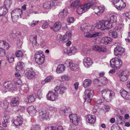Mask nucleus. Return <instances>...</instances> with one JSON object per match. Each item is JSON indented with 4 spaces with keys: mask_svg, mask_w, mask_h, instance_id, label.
I'll use <instances>...</instances> for the list:
<instances>
[{
    "mask_svg": "<svg viewBox=\"0 0 130 130\" xmlns=\"http://www.w3.org/2000/svg\"><path fill=\"white\" fill-rule=\"evenodd\" d=\"M15 55L17 57H22L23 55V53L20 50L17 51L15 53Z\"/></svg>",
    "mask_w": 130,
    "mask_h": 130,
    "instance_id": "obj_45",
    "label": "nucleus"
},
{
    "mask_svg": "<svg viewBox=\"0 0 130 130\" xmlns=\"http://www.w3.org/2000/svg\"><path fill=\"white\" fill-rule=\"evenodd\" d=\"M62 126H59L57 127L55 126H48L46 128L45 130H63Z\"/></svg>",
    "mask_w": 130,
    "mask_h": 130,
    "instance_id": "obj_33",
    "label": "nucleus"
},
{
    "mask_svg": "<svg viewBox=\"0 0 130 130\" xmlns=\"http://www.w3.org/2000/svg\"><path fill=\"white\" fill-rule=\"evenodd\" d=\"M55 5V4L52 0L45 2L43 4V7L45 9H50Z\"/></svg>",
    "mask_w": 130,
    "mask_h": 130,
    "instance_id": "obj_16",
    "label": "nucleus"
},
{
    "mask_svg": "<svg viewBox=\"0 0 130 130\" xmlns=\"http://www.w3.org/2000/svg\"><path fill=\"white\" fill-rule=\"evenodd\" d=\"M8 120L6 119L4 120L2 122V125L3 127H6L7 126V124L8 123Z\"/></svg>",
    "mask_w": 130,
    "mask_h": 130,
    "instance_id": "obj_63",
    "label": "nucleus"
},
{
    "mask_svg": "<svg viewBox=\"0 0 130 130\" xmlns=\"http://www.w3.org/2000/svg\"><path fill=\"white\" fill-rule=\"evenodd\" d=\"M120 74L122 75L123 76H125L128 77V76L129 75V73L127 71H122Z\"/></svg>",
    "mask_w": 130,
    "mask_h": 130,
    "instance_id": "obj_50",
    "label": "nucleus"
},
{
    "mask_svg": "<svg viewBox=\"0 0 130 130\" xmlns=\"http://www.w3.org/2000/svg\"><path fill=\"white\" fill-rule=\"evenodd\" d=\"M70 122L75 125H78V122L80 120V118L77 115L75 114H70L69 116Z\"/></svg>",
    "mask_w": 130,
    "mask_h": 130,
    "instance_id": "obj_10",
    "label": "nucleus"
},
{
    "mask_svg": "<svg viewBox=\"0 0 130 130\" xmlns=\"http://www.w3.org/2000/svg\"><path fill=\"white\" fill-rule=\"evenodd\" d=\"M83 63L84 65L87 68L89 67L92 64L91 60L89 57L85 58L83 60Z\"/></svg>",
    "mask_w": 130,
    "mask_h": 130,
    "instance_id": "obj_21",
    "label": "nucleus"
},
{
    "mask_svg": "<svg viewBox=\"0 0 130 130\" xmlns=\"http://www.w3.org/2000/svg\"><path fill=\"white\" fill-rule=\"evenodd\" d=\"M91 6L89 4H87L84 5H81L78 7L76 11L78 14H82L90 8Z\"/></svg>",
    "mask_w": 130,
    "mask_h": 130,
    "instance_id": "obj_9",
    "label": "nucleus"
},
{
    "mask_svg": "<svg viewBox=\"0 0 130 130\" xmlns=\"http://www.w3.org/2000/svg\"><path fill=\"white\" fill-rule=\"evenodd\" d=\"M42 51L36 52L34 55L35 61L39 64H41L44 62L45 56L42 53Z\"/></svg>",
    "mask_w": 130,
    "mask_h": 130,
    "instance_id": "obj_5",
    "label": "nucleus"
},
{
    "mask_svg": "<svg viewBox=\"0 0 130 130\" xmlns=\"http://www.w3.org/2000/svg\"><path fill=\"white\" fill-rule=\"evenodd\" d=\"M119 77L120 78V80L122 81H125L127 79V77L125 76H123L120 74L119 75Z\"/></svg>",
    "mask_w": 130,
    "mask_h": 130,
    "instance_id": "obj_53",
    "label": "nucleus"
},
{
    "mask_svg": "<svg viewBox=\"0 0 130 130\" xmlns=\"http://www.w3.org/2000/svg\"><path fill=\"white\" fill-rule=\"evenodd\" d=\"M4 3L5 7L7 9L12 4V1L11 0H5Z\"/></svg>",
    "mask_w": 130,
    "mask_h": 130,
    "instance_id": "obj_41",
    "label": "nucleus"
},
{
    "mask_svg": "<svg viewBox=\"0 0 130 130\" xmlns=\"http://www.w3.org/2000/svg\"><path fill=\"white\" fill-rule=\"evenodd\" d=\"M39 21H33L29 23V25L32 26H34L38 23Z\"/></svg>",
    "mask_w": 130,
    "mask_h": 130,
    "instance_id": "obj_58",
    "label": "nucleus"
},
{
    "mask_svg": "<svg viewBox=\"0 0 130 130\" xmlns=\"http://www.w3.org/2000/svg\"><path fill=\"white\" fill-rule=\"evenodd\" d=\"M62 79L63 81H67L69 80L70 77L67 75H64L61 76Z\"/></svg>",
    "mask_w": 130,
    "mask_h": 130,
    "instance_id": "obj_57",
    "label": "nucleus"
},
{
    "mask_svg": "<svg viewBox=\"0 0 130 130\" xmlns=\"http://www.w3.org/2000/svg\"><path fill=\"white\" fill-rule=\"evenodd\" d=\"M30 43L32 44L34 48L37 47H38L40 44L39 42H38L37 41H31Z\"/></svg>",
    "mask_w": 130,
    "mask_h": 130,
    "instance_id": "obj_47",
    "label": "nucleus"
},
{
    "mask_svg": "<svg viewBox=\"0 0 130 130\" xmlns=\"http://www.w3.org/2000/svg\"><path fill=\"white\" fill-rule=\"evenodd\" d=\"M61 27V24L59 21L56 22L54 24L53 27H51V29H53L55 32L59 31Z\"/></svg>",
    "mask_w": 130,
    "mask_h": 130,
    "instance_id": "obj_20",
    "label": "nucleus"
},
{
    "mask_svg": "<svg viewBox=\"0 0 130 130\" xmlns=\"http://www.w3.org/2000/svg\"><path fill=\"white\" fill-rule=\"evenodd\" d=\"M12 125L18 128L22 124L23 119L21 117H19L17 118L16 119L12 120Z\"/></svg>",
    "mask_w": 130,
    "mask_h": 130,
    "instance_id": "obj_14",
    "label": "nucleus"
},
{
    "mask_svg": "<svg viewBox=\"0 0 130 130\" xmlns=\"http://www.w3.org/2000/svg\"><path fill=\"white\" fill-rule=\"evenodd\" d=\"M110 65L112 68L118 69L122 64V62L121 59L118 57L114 58L111 59L110 61Z\"/></svg>",
    "mask_w": 130,
    "mask_h": 130,
    "instance_id": "obj_4",
    "label": "nucleus"
},
{
    "mask_svg": "<svg viewBox=\"0 0 130 130\" xmlns=\"http://www.w3.org/2000/svg\"><path fill=\"white\" fill-rule=\"evenodd\" d=\"M92 83V81L90 80L86 79L83 82L84 87L85 88H86L90 86Z\"/></svg>",
    "mask_w": 130,
    "mask_h": 130,
    "instance_id": "obj_38",
    "label": "nucleus"
},
{
    "mask_svg": "<svg viewBox=\"0 0 130 130\" xmlns=\"http://www.w3.org/2000/svg\"><path fill=\"white\" fill-rule=\"evenodd\" d=\"M65 67L63 64H60L58 65L56 69V72L58 74L62 72L64 70Z\"/></svg>",
    "mask_w": 130,
    "mask_h": 130,
    "instance_id": "obj_26",
    "label": "nucleus"
},
{
    "mask_svg": "<svg viewBox=\"0 0 130 130\" xmlns=\"http://www.w3.org/2000/svg\"><path fill=\"white\" fill-rule=\"evenodd\" d=\"M100 52H105L107 50L106 47L105 46H100Z\"/></svg>",
    "mask_w": 130,
    "mask_h": 130,
    "instance_id": "obj_64",
    "label": "nucleus"
},
{
    "mask_svg": "<svg viewBox=\"0 0 130 130\" xmlns=\"http://www.w3.org/2000/svg\"><path fill=\"white\" fill-rule=\"evenodd\" d=\"M67 88L63 84H61L59 86H57L54 88L55 93L51 91H49L47 95V100L52 101H55L58 99V96L57 94H64Z\"/></svg>",
    "mask_w": 130,
    "mask_h": 130,
    "instance_id": "obj_1",
    "label": "nucleus"
},
{
    "mask_svg": "<svg viewBox=\"0 0 130 130\" xmlns=\"http://www.w3.org/2000/svg\"><path fill=\"white\" fill-rule=\"evenodd\" d=\"M48 109L51 112L53 113H56L57 111V109L54 106H50Z\"/></svg>",
    "mask_w": 130,
    "mask_h": 130,
    "instance_id": "obj_43",
    "label": "nucleus"
},
{
    "mask_svg": "<svg viewBox=\"0 0 130 130\" xmlns=\"http://www.w3.org/2000/svg\"><path fill=\"white\" fill-rule=\"evenodd\" d=\"M66 62L69 63V67L72 71L76 70L79 68L78 65L75 63L74 61L69 60H67Z\"/></svg>",
    "mask_w": 130,
    "mask_h": 130,
    "instance_id": "obj_15",
    "label": "nucleus"
},
{
    "mask_svg": "<svg viewBox=\"0 0 130 130\" xmlns=\"http://www.w3.org/2000/svg\"><path fill=\"white\" fill-rule=\"evenodd\" d=\"M27 72L25 73V75L29 79L34 78L35 77V72L32 69L28 68L27 69Z\"/></svg>",
    "mask_w": 130,
    "mask_h": 130,
    "instance_id": "obj_12",
    "label": "nucleus"
},
{
    "mask_svg": "<svg viewBox=\"0 0 130 130\" xmlns=\"http://www.w3.org/2000/svg\"><path fill=\"white\" fill-rule=\"evenodd\" d=\"M101 82L102 84L104 85L108 82V80L106 78L103 77L101 78Z\"/></svg>",
    "mask_w": 130,
    "mask_h": 130,
    "instance_id": "obj_48",
    "label": "nucleus"
},
{
    "mask_svg": "<svg viewBox=\"0 0 130 130\" xmlns=\"http://www.w3.org/2000/svg\"><path fill=\"white\" fill-rule=\"evenodd\" d=\"M123 25L122 24H119L116 27V29L117 30H120L123 27Z\"/></svg>",
    "mask_w": 130,
    "mask_h": 130,
    "instance_id": "obj_60",
    "label": "nucleus"
},
{
    "mask_svg": "<svg viewBox=\"0 0 130 130\" xmlns=\"http://www.w3.org/2000/svg\"><path fill=\"white\" fill-rule=\"evenodd\" d=\"M22 11L21 9L17 8L14 10H13L11 12V13L15 14V15H18V17L20 15L21 17V14H22Z\"/></svg>",
    "mask_w": 130,
    "mask_h": 130,
    "instance_id": "obj_31",
    "label": "nucleus"
},
{
    "mask_svg": "<svg viewBox=\"0 0 130 130\" xmlns=\"http://www.w3.org/2000/svg\"><path fill=\"white\" fill-rule=\"evenodd\" d=\"M24 67V64L22 62L19 61L17 63V65L16 67V70L17 71H19L22 70Z\"/></svg>",
    "mask_w": 130,
    "mask_h": 130,
    "instance_id": "obj_34",
    "label": "nucleus"
},
{
    "mask_svg": "<svg viewBox=\"0 0 130 130\" xmlns=\"http://www.w3.org/2000/svg\"><path fill=\"white\" fill-rule=\"evenodd\" d=\"M9 103L6 100H4L1 102L0 106L3 109H6L8 107Z\"/></svg>",
    "mask_w": 130,
    "mask_h": 130,
    "instance_id": "obj_32",
    "label": "nucleus"
},
{
    "mask_svg": "<svg viewBox=\"0 0 130 130\" xmlns=\"http://www.w3.org/2000/svg\"><path fill=\"white\" fill-rule=\"evenodd\" d=\"M49 116V113L47 111L41 110H39V117L41 121L48 119Z\"/></svg>",
    "mask_w": 130,
    "mask_h": 130,
    "instance_id": "obj_11",
    "label": "nucleus"
},
{
    "mask_svg": "<svg viewBox=\"0 0 130 130\" xmlns=\"http://www.w3.org/2000/svg\"><path fill=\"white\" fill-rule=\"evenodd\" d=\"M109 34L110 36H111L113 38H116L117 37V34L116 31L114 30H111L109 31Z\"/></svg>",
    "mask_w": 130,
    "mask_h": 130,
    "instance_id": "obj_39",
    "label": "nucleus"
},
{
    "mask_svg": "<svg viewBox=\"0 0 130 130\" xmlns=\"http://www.w3.org/2000/svg\"><path fill=\"white\" fill-rule=\"evenodd\" d=\"M27 110L30 115L32 117H34L36 115L37 110L33 106L28 107L27 108Z\"/></svg>",
    "mask_w": 130,
    "mask_h": 130,
    "instance_id": "obj_18",
    "label": "nucleus"
},
{
    "mask_svg": "<svg viewBox=\"0 0 130 130\" xmlns=\"http://www.w3.org/2000/svg\"><path fill=\"white\" fill-rule=\"evenodd\" d=\"M11 18L12 21L13 22H17V20L18 19L19 17L18 15H16L15 14H13V13H11Z\"/></svg>",
    "mask_w": 130,
    "mask_h": 130,
    "instance_id": "obj_42",
    "label": "nucleus"
},
{
    "mask_svg": "<svg viewBox=\"0 0 130 130\" xmlns=\"http://www.w3.org/2000/svg\"><path fill=\"white\" fill-rule=\"evenodd\" d=\"M95 13L100 15L102 14L105 10V8L102 6H95L92 8Z\"/></svg>",
    "mask_w": 130,
    "mask_h": 130,
    "instance_id": "obj_13",
    "label": "nucleus"
},
{
    "mask_svg": "<svg viewBox=\"0 0 130 130\" xmlns=\"http://www.w3.org/2000/svg\"><path fill=\"white\" fill-rule=\"evenodd\" d=\"M109 20L110 22L111 23H115L117 21L116 16L112 14H110L109 15Z\"/></svg>",
    "mask_w": 130,
    "mask_h": 130,
    "instance_id": "obj_37",
    "label": "nucleus"
},
{
    "mask_svg": "<svg viewBox=\"0 0 130 130\" xmlns=\"http://www.w3.org/2000/svg\"><path fill=\"white\" fill-rule=\"evenodd\" d=\"M101 47L98 45H94L93 46V50L100 52Z\"/></svg>",
    "mask_w": 130,
    "mask_h": 130,
    "instance_id": "obj_54",
    "label": "nucleus"
},
{
    "mask_svg": "<svg viewBox=\"0 0 130 130\" xmlns=\"http://www.w3.org/2000/svg\"><path fill=\"white\" fill-rule=\"evenodd\" d=\"M14 80L15 84L17 85H21L22 83L21 80L19 78H15Z\"/></svg>",
    "mask_w": 130,
    "mask_h": 130,
    "instance_id": "obj_52",
    "label": "nucleus"
},
{
    "mask_svg": "<svg viewBox=\"0 0 130 130\" xmlns=\"http://www.w3.org/2000/svg\"><path fill=\"white\" fill-rule=\"evenodd\" d=\"M81 30L84 31L85 37L88 38L95 37L99 36L101 34L99 32L93 33V30H91V27L88 26L87 24L82 25L80 27Z\"/></svg>",
    "mask_w": 130,
    "mask_h": 130,
    "instance_id": "obj_2",
    "label": "nucleus"
},
{
    "mask_svg": "<svg viewBox=\"0 0 130 130\" xmlns=\"http://www.w3.org/2000/svg\"><path fill=\"white\" fill-rule=\"evenodd\" d=\"M8 9L4 6L0 7V17L5 15L8 12Z\"/></svg>",
    "mask_w": 130,
    "mask_h": 130,
    "instance_id": "obj_29",
    "label": "nucleus"
},
{
    "mask_svg": "<svg viewBox=\"0 0 130 130\" xmlns=\"http://www.w3.org/2000/svg\"><path fill=\"white\" fill-rule=\"evenodd\" d=\"M68 14V11L66 9H63L62 11H61L59 13L58 15L59 18L62 19L66 17Z\"/></svg>",
    "mask_w": 130,
    "mask_h": 130,
    "instance_id": "obj_27",
    "label": "nucleus"
},
{
    "mask_svg": "<svg viewBox=\"0 0 130 130\" xmlns=\"http://www.w3.org/2000/svg\"><path fill=\"white\" fill-rule=\"evenodd\" d=\"M126 5L122 0L120 1L117 4L115 5V6L118 10H121L123 9L126 6Z\"/></svg>",
    "mask_w": 130,
    "mask_h": 130,
    "instance_id": "obj_22",
    "label": "nucleus"
},
{
    "mask_svg": "<svg viewBox=\"0 0 130 130\" xmlns=\"http://www.w3.org/2000/svg\"><path fill=\"white\" fill-rule=\"evenodd\" d=\"M20 99L18 97H15L12 99L10 105L12 106H15L17 105L19 102Z\"/></svg>",
    "mask_w": 130,
    "mask_h": 130,
    "instance_id": "obj_24",
    "label": "nucleus"
},
{
    "mask_svg": "<svg viewBox=\"0 0 130 130\" xmlns=\"http://www.w3.org/2000/svg\"><path fill=\"white\" fill-rule=\"evenodd\" d=\"M67 21L70 23H72L74 21V18L73 17H69L68 18Z\"/></svg>",
    "mask_w": 130,
    "mask_h": 130,
    "instance_id": "obj_59",
    "label": "nucleus"
},
{
    "mask_svg": "<svg viewBox=\"0 0 130 130\" xmlns=\"http://www.w3.org/2000/svg\"><path fill=\"white\" fill-rule=\"evenodd\" d=\"M120 94L124 99L126 100H130V93L127 92L125 90H121L120 91Z\"/></svg>",
    "mask_w": 130,
    "mask_h": 130,
    "instance_id": "obj_23",
    "label": "nucleus"
},
{
    "mask_svg": "<svg viewBox=\"0 0 130 130\" xmlns=\"http://www.w3.org/2000/svg\"><path fill=\"white\" fill-rule=\"evenodd\" d=\"M35 94H32L28 95L27 97H26V99H25V101L26 102L30 103L34 102L35 100Z\"/></svg>",
    "mask_w": 130,
    "mask_h": 130,
    "instance_id": "obj_25",
    "label": "nucleus"
},
{
    "mask_svg": "<svg viewBox=\"0 0 130 130\" xmlns=\"http://www.w3.org/2000/svg\"><path fill=\"white\" fill-rule=\"evenodd\" d=\"M110 23L109 20L101 21L99 22L96 27L97 29H100L101 30H104L107 28H110Z\"/></svg>",
    "mask_w": 130,
    "mask_h": 130,
    "instance_id": "obj_6",
    "label": "nucleus"
},
{
    "mask_svg": "<svg viewBox=\"0 0 130 130\" xmlns=\"http://www.w3.org/2000/svg\"><path fill=\"white\" fill-rule=\"evenodd\" d=\"M0 46L8 49L10 47V45L6 41H0Z\"/></svg>",
    "mask_w": 130,
    "mask_h": 130,
    "instance_id": "obj_28",
    "label": "nucleus"
},
{
    "mask_svg": "<svg viewBox=\"0 0 130 130\" xmlns=\"http://www.w3.org/2000/svg\"><path fill=\"white\" fill-rule=\"evenodd\" d=\"M63 112L65 113H70L71 112V109L69 107H67L63 110Z\"/></svg>",
    "mask_w": 130,
    "mask_h": 130,
    "instance_id": "obj_56",
    "label": "nucleus"
},
{
    "mask_svg": "<svg viewBox=\"0 0 130 130\" xmlns=\"http://www.w3.org/2000/svg\"><path fill=\"white\" fill-rule=\"evenodd\" d=\"M71 32L70 31H68L66 33L65 35L63 36L62 38V41H68L71 38Z\"/></svg>",
    "mask_w": 130,
    "mask_h": 130,
    "instance_id": "obj_35",
    "label": "nucleus"
},
{
    "mask_svg": "<svg viewBox=\"0 0 130 130\" xmlns=\"http://www.w3.org/2000/svg\"><path fill=\"white\" fill-rule=\"evenodd\" d=\"M81 5L80 0H75L72 3L71 6L74 8L78 7Z\"/></svg>",
    "mask_w": 130,
    "mask_h": 130,
    "instance_id": "obj_30",
    "label": "nucleus"
},
{
    "mask_svg": "<svg viewBox=\"0 0 130 130\" xmlns=\"http://www.w3.org/2000/svg\"><path fill=\"white\" fill-rule=\"evenodd\" d=\"M48 26V24L47 22H44V23L43 25L42 26V28L45 29Z\"/></svg>",
    "mask_w": 130,
    "mask_h": 130,
    "instance_id": "obj_62",
    "label": "nucleus"
},
{
    "mask_svg": "<svg viewBox=\"0 0 130 130\" xmlns=\"http://www.w3.org/2000/svg\"><path fill=\"white\" fill-rule=\"evenodd\" d=\"M5 55V50L3 48H0V56L3 57Z\"/></svg>",
    "mask_w": 130,
    "mask_h": 130,
    "instance_id": "obj_55",
    "label": "nucleus"
},
{
    "mask_svg": "<svg viewBox=\"0 0 130 130\" xmlns=\"http://www.w3.org/2000/svg\"><path fill=\"white\" fill-rule=\"evenodd\" d=\"M77 49L74 46L71 47L69 50L67 48H65L64 50V53L67 54L71 53L74 54L77 52Z\"/></svg>",
    "mask_w": 130,
    "mask_h": 130,
    "instance_id": "obj_19",
    "label": "nucleus"
},
{
    "mask_svg": "<svg viewBox=\"0 0 130 130\" xmlns=\"http://www.w3.org/2000/svg\"><path fill=\"white\" fill-rule=\"evenodd\" d=\"M6 58L9 63H12L14 61V55L12 54H9L6 56Z\"/></svg>",
    "mask_w": 130,
    "mask_h": 130,
    "instance_id": "obj_40",
    "label": "nucleus"
},
{
    "mask_svg": "<svg viewBox=\"0 0 130 130\" xmlns=\"http://www.w3.org/2000/svg\"><path fill=\"white\" fill-rule=\"evenodd\" d=\"M103 98L107 102L110 101L114 98L115 93L113 91L108 89H105L101 91Z\"/></svg>",
    "mask_w": 130,
    "mask_h": 130,
    "instance_id": "obj_3",
    "label": "nucleus"
},
{
    "mask_svg": "<svg viewBox=\"0 0 130 130\" xmlns=\"http://www.w3.org/2000/svg\"><path fill=\"white\" fill-rule=\"evenodd\" d=\"M25 108L23 106H19L18 107L17 111L19 112H23L25 110Z\"/></svg>",
    "mask_w": 130,
    "mask_h": 130,
    "instance_id": "obj_49",
    "label": "nucleus"
},
{
    "mask_svg": "<svg viewBox=\"0 0 130 130\" xmlns=\"http://www.w3.org/2000/svg\"><path fill=\"white\" fill-rule=\"evenodd\" d=\"M6 85L7 89L10 91L15 90L16 88L14 86L13 84L11 82H8Z\"/></svg>",
    "mask_w": 130,
    "mask_h": 130,
    "instance_id": "obj_36",
    "label": "nucleus"
},
{
    "mask_svg": "<svg viewBox=\"0 0 130 130\" xmlns=\"http://www.w3.org/2000/svg\"><path fill=\"white\" fill-rule=\"evenodd\" d=\"M40 126L38 125H33L31 127L30 130H40Z\"/></svg>",
    "mask_w": 130,
    "mask_h": 130,
    "instance_id": "obj_46",
    "label": "nucleus"
},
{
    "mask_svg": "<svg viewBox=\"0 0 130 130\" xmlns=\"http://www.w3.org/2000/svg\"><path fill=\"white\" fill-rule=\"evenodd\" d=\"M116 46L114 50V53L115 55L119 57L121 56V54L125 52L124 49L121 46V44L119 43H116L115 44Z\"/></svg>",
    "mask_w": 130,
    "mask_h": 130,
    "instance_id": "obj_7",
    "label": "nucleus"
},
{
    "mask_svg": "<svg viewBox=\"0 0 130 130\" xmlns=\"http://www.w3.org/2000/svg\"><path fill=\"white\" fill-rule=\"evenodd\" d=\"M95 101L97 104H100L104 101V100L100 97H98Z\"/></svg>",
    "mask_w": 130,
    "mask_h": 130,
    "instance_id": "obj_51",
    "label": "nucleus"
},
{
    "mask_svg": "<svg viewBox=\"0 0 130 130\" xmlns=\"http://www.w3.org/2000/svg\"><path fill=\"white\" fill-rule=\"evenodd\" d=\"M93 95V91L91 89L86 90L85 91V103H89Z\"/></svg>",
    "mask_w": 130,
    "mask_h": 130,
    "instance_id": "obj_8",
    "label": "nucleus"
},
{
    "mask_svg": "<svg viewBox=\"0 0 130 130\" xmlns=\"http://www.w3.org/2000/svg\"><path fill=\"white\" fill-rule=\"evenodd\" d=\"M37 98L39 99H41L42 97V91L41 89L37 91Z\"/></svg>",
    "mask_w": 130,
    "mask_h": 130,
    "instance_id": "obj_44",
    "label": "nucleus"
},
{
    "mask_svg": "<svg viewBox=\"0 0 130 130\" xmlns=\"http://www.w3.org/2000/svg\"><path fill=\"white\" fill-rule=\"evenodd\" d=\"M111 130H122L119 128V126L116 127L115 126H112L111 127Z\"/></svg>",
    "mask_w": 130,
    "mask_h": 130,
    "instance_id": "obj_61",
    "label": "nucleus"
},
{
    "mask_svg": "<svg viewBox=\"0 0 130 130\" xmlns=\"http://www.w3.org/2000/svg\"><path fill=\"white\" fill-rule=\"evenodd\" d=\"M86 122L89 123L93 124L96 121V117L95 116L89 115L86 116Z\"/></svg>",
    "mask_w": 130,
    "mask_h": 130,
    "instance_id": "obj_17",
    "label": "nucleus"
}]
</instances>
